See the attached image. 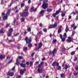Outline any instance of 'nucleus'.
<instances>
[{"label": "nucleus", "mask_w": 78, "mask_h": 78, "mask_svg": "<svg viewBox=\"0 0 78 78\" xmlns=\"http://www.w3.org/2000/svg\"><path fill=\"white\" fill-rule=\"evenodd\" d=\"M26 8L24 9V12L20 13V16L22 17H25L26 16H28V14H29V13H28V12L29 7L27 6L26 7Z\"/></svg>", "instance_id": "f257e3e1"}, {"label": "nucleus", "mask_w": 78, "mask_h": 78, "mask_svg": "<svg viewBox=\"0 0 78 78\" xmlns=\"http://www.w3.org/2000/svg\"><path fill=\"white\" fill-rule=\"evenodd\" d=\"M31 37H30V39H28L27 37H26L25 38V40L26 41V43L27 44H30L31 43Z\"/></svg>", "instance_id": "f03ea898"}, {"label": "nucleus", "mask_w": 78, "mask_h": 78, "mask_svg": "<svg viewBox=\"0 0 78 78\" xmlns=\"http://www.w3.org/2000/svg\"><path fill=\"white\" fill-rule=\"evenodd\" d=\"M42 7L43 9H46L48 7V4L47 3H44L42 5Z\"/></svg>", "instance_id": "7ed1b4c3"}, {"label": "nucleus", "mask_w": 78, "mask_h": 78, "mask_svg": "<svg viewBox=\"0 0 78 78\" xmlns=\"http://www.w3.org/2000/svg\"><path fill=\"white\" fill-rule=\"evenodd\" d=\"M73 41V40L72 39V38L70 37H68V39L67 40V42H71Z\"/></svg>", "instance_id": "20e7f679"}, {"label": "nucleus", "mask_w": 78, "mask_h": 78, "mask_svg": "<svg viewBox=\"0 0 78 78\" xmlns=\"http://www.w3.org/2000/svg\"><path fill=\"white\" fill-rule=\"evenodd\" d=\"M25 71H26V69H20V74L23 75Z\"/></svg>", "instance_id": "39448f33"}, {"label": "nucleus", "mask_w": 78, "mask_h": 78, "mask_svg": "<svg viewBox=\"0 0 78 78\" xmlns=\"http://www.w3.org/2000/svg\"><path fill=\"white\" fill-rule=\"evenodd\" d=\"M59 13V11H57L55 13H54L52 14V16L54 17H56V15H58Z\"/></svg>", "instance_id": "423d86ee"}, {"label": "nucleus", "mask_w": 78, "mask_h": 78, "mask_svg": "<svg viewBox=\"0 0 78 78\" xmlns=\"http://www.w3.org/2000/svg\"><path fill=\"white\" fill-rule=\"evenodd\" d=\"M44 12H45L44 10H43L42 11H41L39 13V14H40L41 16H44L43 14H44Z\"/></svg>", "instance_id": "0eeeda50"}, {"label": "nucleus", "mask_w": 78, "mask_h": 78, "mask_svg": "<svg viewBox=\"0 0 78 78\" xmlns=\"http://www.w3.org/2000/svg\"><path fill=\"white\" fill-rule=\"evenodd\" d=\"M38 73H43V71H42V69H40V68H38L37 69Z\"/></svg>", "instance_id": "6e6552de"}, {"label": "nucleus", "mask_w": 78, "mask_h": 78, "mask_svg": "<svg viewBox=\"0 0 78 78\" xmlns=\"http://www.w3.org/2000/svg\"><path fill=\"white\" fill-rule=\"evenodd\" d=\"M7 75H9V76H13L14 75V72H9Z\"/></svg>", "instance_id": "1a4fd4ad"}, {"label": "nucleus", "mask_w": 78, "mask_h": 78, "mask_svg": "<svg viewBox=\"0 0 78 78\" xmlns=\"http://www.w3.org/2000/svg\"><path fill=\"white\" fill-rule=\"evenodd\" d=\"M11 9H8L7 11V12L6 14V16H7L8 15H9L10 12H11Z\"/></svg>", "instance_id": "9d476101"}, {"label": "nucleus", "mask_w": 78, "mask_h": 78, "mask_svg": "<svg viewBox=\"0 0 78 78\" xmlns=\"http://www.w3.org/2000/svg\"><path fill=\"white\" fill-rule=\"evenodd\" d=\"M56 66H58V70H61V66H59V63L57 62L56 63Z\"/></svg>", "instance_id": "9b49d317"}, {"label": "nucleus", "mask_w": 78, "mask_h": 78, "mask_svg": "<svg viewBox=\"0 0 78 78\" xmlns=\"http://www.w3.org/2000/svg\"><path fill=\"white\" fill-rule=\"evenodd\" d=\"M53 25V28H55L57 27V25H58V24H57V22H56Z\"/></svg>", "instance_id": "f8f14e48"}, {"label": "nucleus", "mask_w": 78, "mask_h": 78, "mask_svg": "<svg viewBox=\"0 0 78 78\" xmlns=\"http://www.w3.org/2000/svg\"><path fill=\"white\" fill-rule=\"evenodd\" d=\"M20 66L21 67H23V68H25L26 67V65H25V64H23V63H22L20 64Z\"/></svg>", "instance_id": "ddd939ff"}, {"label": "nucleus", "mask_w": 78, "mask_h": 78, "mask_svg": "<svg viewBox=\"0 0 78 78\" xmlns=\"http://www.w3.org/2000/svg\"><path fill=\"white\" fill-rule=\"evenodd\" d=\"M56 48L54 49L52 51V53L53 54L52 56H54L55 55V53L56 52Z\"/></svg>", "instance_id": "4468645a"}, {"label": "nucleus", "mask_w": 78, "mask_h": 78, "mask_svg": "<svg viewBox=\"0 0 78 78\" xmlns=\"http://www.w3.org/2000/svg\"><path fill=\"white\" fill-rule=\"evenodd\" d=\"M7 17L8 15L6 16V14L5 16H4L3 17V20H6V19H7Z\"/></svg>", "instance_id": "2eb2a0df"}, {"label": "nucleus", "mask_w": 78, "mask_h": 78, "mask_svg": "<svg viewBox=\"0 0 78 78\" xmlns=\"http://www.w3.org/2000/svg\"><path fill=\"white\" fill-rule=\"evenodd\" d=\"M19 59H17L16 62V65H19Z\"/></svg>", "instance_id": "dca6fc26"}, {"label": "nucleus", "mask_w": 78, "mask_h": 78, "mask_svg": "<svg viewBox=\"0 0 78 78\" xmlns=\"http://www.w3.org/2000/svg\"><path fill=\"white\" fill-rule=\"evenodd\" d=\"M39 45V47L38 48H41L42 46V43H40Z\"/></svg>", "instance_id": "f3484780"}, {"label": "nucleus", "mask_w": 78, "mask_h": 78, "mask_svg": "<svg viewBox=\"0 0 78 78\" xmlns=\"http://www.w3.org/2000/svg\"><path fill=\"white\" fill-rule=\"evenodd\" d=\"M5 55H1L0 56V59H3L5 58Z\"/></svg>", "instance_id": "a211bd4d"}, {"label": "nucleus", "mask_w": 78, "mask_h": 78, "mask_svg": "<svg viewBox=\"0 0 78 78\" xmlns=\"http://www.w3.org/2000/svg\"><path fill=\"white\" fill-rule=\"evenodd\" d=\"M47 12H51L52 11V9H47Z\"/></svg>", "instance_id": "6ab92c4d"}, {"label": "nucleus", "mask_w": 78, "mask_h": 78, "mask_svg": "<svg viewBox=\"0 0 78 78\" xmlns=\"http://www.w3.org/2000/svg\"><path fill=\"white\" fill-rule=\"evenodd\" d=\"M56 61H55V62H53L52 64V66H56Z\"/></svg>", "instance_id": "aec40b11"}, {"label": "nucleus", "mask_w": 78, "mask_h": 78, "mask_svg": "<svg viewBox=\"0 0 78 78\" xmlns=\"http://www.w3.org/2000/svg\"><path fill=\"white\" fill-rule=\"evenodd\" d=\"M64 74L62 73L61 74L60 76L62 78L63 77H65V76H64Z\"/></svg>", "instance_id": "412c9836"}, {"label": "nucleus", "mask_w": 78, "mask_h": 78, "mask_svg": "<svg viewBox=\"0 0 78 78\" xmlns=\"http://www.w3.org/2000/svg\"><path fill=\"white\" fill-rule=\"evenodd\" d=\"M9 31L10 33H11L13 31V29L12 28H10L9 30Z\"/></svg>", "instance_id": "4be33fe9"}, {"label": "nucleus", "mask_w": 78, "mask_h": 78, "mask_svg": "<svg viewBox=\"0 0 78 78\" xmlns=\"http://www.w3.org/2000/svg\"><path fill=\"white\" fill-rule=\"evenodd\" d=\"M43 31H44V32H45V33H47V29L46 28H44L43 30Z\"/></svg>", "instance_id": "5701e85b"}, {"label": "nucleus", "mask_w": 78, "mask_h": 78, "mask_svg": "<svg viewBox=\"0 0 78 78\" xmlns=\"http://www.w3.org/2000/svg\"><path fill=\"white\" fill-rule=\"evenodd\" d=\"M58 34H59L60 33H61V29H58Z\"/></svg>", "instance_id": "b1692460"}, {"label": "nucleus", "mask_w": 78, "mask_h": 78, "mask_svg": "<svg viewBox=\"0 0 78 78\" xmlns=\"http://www.w3.org/2000/svg\"><path fill=\"white\" fill-rule=\"evenodd\" d=\"M8 36L9 37H11V33L9 32V33H8L7 34Z\"/></svg>", "instance_id": "393cba45"}, {"label": "nucleus", "mask_w": 78, "mask_h": 78, "mask_svg": "<svg viewBox=\"0 0 78 78\" xmlns=\"http://www.w3.org/2000/svg\"><path fill=\"white\" fill-rule=\"evenodd\" d=\"M68 31H69V27H68V26H66V32L67 33Z\"/></svg>", "instance_id": "a878e982"}, {"label": "nucleus", "mask_w": 78, "mask_h": 78, "mask_svg": "<svg viewBox=\"0 0 78 78\" xmlns=\"http://www.w3.org/2000/svg\"><path fill=\"white\" fill-rule=\"evenodd\" d=\"M3 29H2L0 31V33L1 34H2L3 33Z\"/></svg>", "instance_id": "bb28decb"}, {"label": "nucleus", "mask_w": 78, "mask_h": 78, "mask_svg": "<svg viewBox=\"0 0 78 78\" xmlns=\"http://www.w3.org/2000/svg\"><path fill=\"white\" fill-rule=\"evenodd\" d=\"M56 41H57L56 40V39H55L54 40H53L52 41L53 44H55L56 43Z\"/></svg>", "instance_id": "cd10ccee"}, {"label": "nucleus", "mask_w": 78, "mask_h": 78, "mask_svg": "<svg viewBox=\"0 0 78 78\" xmlns=\"http://www.w3.org/2000/svg\"><path fill=\"white\" fill-rule=\"evenodd\" d=\"M27 30L29 32H31V29L30 28H27Z\"/></svg>", "instance_id": "c85d7f7f"}, {"label": "nucleus", "mask_w": 78, "mask_h": 78, "mask_svg": "<svg viewBox=\"0 0 78 78\" xmlns=\"http://www.w3.org/2000/svg\"><path fill=\"white\" fill-rule=\"evenodd\" d=\"M61 39L62 41V42H64V41H66V38L65 37H64L63 38H61Z\"/></svg>", "instance_id": "c756f323"}, {"label": "nucleus", "mask_w": 78, "mask_h": 78, "mask_svg": "<svg viewBox=\"0 0 78 78\" xmlns=\"http://www.w3.org/2000/svg\"><path fill=\"white\" fill-rule=\"evenodd\" d=\"M28 46L30 48H31L32 47V44L31 43H29V45H28Z\"/></svg>", "instance_id": "7c9ffc66"}, {"label": "nucleus", "mask_w": 78, "mask_h": 78, "mask_svg": "<svg viewBox=\"0 0 78 78\" xmlns=\"http://www.w3.org/2000/svg\"><path fill=\"white\" fill-rule=\"evenodd\" d=\"M67 68H68V66L66 64L65 65V69L66 70H67Z\"/></svg>", "instance_id": "2f4dec72"}, {"label": "nucleus", "mask_w": 78, "mask_h": 78, "mask_svg": "<svg viewBox=\"0 0 78 78\" xmlns=\"http://www.w3.org/2000/svg\"><path fill=\"white\" fill-rule=\"evenodd\" d=\"M33 63L32 62H30V67H31V66H33Z\"/></svg>", "instance_id": "473e14b6"}, {"label": "nucleus", "mask_w": 78, "mask_h": 78, "mask_svg": "<svg viewBox=\"0 0 78 78\" xmlns=\"http://www.w3.org/2000/svg\"><path fill=\"white\" fill-rule=\"evenodd\" d=\"M27 50V47H24L23 49L24 51H26Z\"/></svg>", "instance_id": "72a5a7b5"}, {"label": "nucleus", "mask_w": 78, "mask_h": 78, "mask_svg": "<svg viewBox=\"0 0 78 78\" xmlns=\"http://www.w3.org/2000/svg\"><path fill=\"white\" fill-rule=\"evenodd\" d=\"M53 28V25H50L49 26V28L51 29L52 28Z\"/></svg>", "instance_id": "f704fd0d"}, {"label": "nucleus", "mask_w": 78, "mask_h": 78, "mask_svg": "<svg viewBox=\"0 0 78 78\" xmlns=\"http://www.w3.org/2000/svg\"><path fill=\"white\" fill-rule=\"evenodd\" d=\"M31 12L34 11V7H33L31 8Z\"/></svg>", "instance_id": "c9c22d12"}, {"label": "nucleus", "mask_w": 78, "mask_h": 78, "mask_svg": "<svg viewBox=\"0 0 78 78\" xmlns=\"http://www.w3.org/2000/svg\"><path fill=\"white\" fill-rule=\"evenodd\" d=\"M75 52L74 51L72 52L71 53V55H75Z\"/></svg>", "instance_id": "e433bc0d"}, {"label": "nucleus", "mask_w": 78, "mask_h": 78, "mask_svg": "<svg viewBox=\"0 0 78 78\" xmlns=\"http://www.w3.org/2000/svg\"><path fill=\"white\" fill-rule=\"evenodd\" d=\"M21 8H22V7H23V6H25V4L24 3L21 4Z\"/></svg>", "instance_id": "4c0bfd02"}, {"label": "nucleus", "mask_w": 78, "mask_h": 78, "mask_svg": "<svg viewBox=\"0 0 78 78\" xmlns=\"http://www.w3.org/2000/svg\"><path fill=\"white\" fill-rule=\"evenodd\" d=\"M61 16L62 17H64V16H65V13H62Z\"/></svg>", "instance_id": "58836bf2"}, {"label": "nucleus", "mask_w": 78, "mask_h": 78, "mask_svg": "<svg viewBox=\"0 0 78 78\" xmlns=\"http://www.w3.org/2000/svg\"><path fill=\"white\" fill-rule=\"evenodd\" d=\"M63 36L64 37H67V34H66V33H65L64 34Z\"/></svg>", "instance_id": "ea45409f"}, {"label": "nucleus", "mask_w": 78, "mask_h": 78, "mask_svg": "<svg viewBox=\"0 0 78 78\" xmlns=\"http://www.w3.org/2000/svg\"><path fill=\"white\" fill-rule=\"evenodd\" d=\"M75 69L76 70H77V71H78V66H76Z\"/></svg>", "instance_id": "a19ab883"}, {"label": "nucleus", "mask_w": 78, "mask_h": 78, "mask_svg": "<svg viewBox=\"0 0 78 78\" xmlns=\"http://www.w3.org/2000/svg\"><path fill=\"white\" fill-rule=\"evenodd\" d=\"M73 75H74L75 76H76V75H78V73H76V72H75L73 73Z\"/></svg>", "instance_id": "79ce46f5"}, {"label": "nucleus", "mask_w": 78, "mask_h": 78, "mask_svg": "<svg viewBox=\"0 0 78 78\" xmlns=\"http://www.w3.org/2000/svg\"><path fill=\"white\" fill-rule=\"evenodd\" d=\"M41 66H42V65H41L40 64H39L38 66V69H40V68L41 67Z\"/></svg>", "instance_id": "37998d69"}, {"label": "nucleus", "mask_w": 78, "mask_h": 78, "mask_svg": "<svg viewBox=\"0 0 78 78\" xmlns=\"http://www.w3.org/2000/svg\"><path fill=\"white\" fill-rule=\"evenodd\" d=\"M15 2V1H14V0H12V3H12V4L13 3H14Z\"/></svg>", "instance_id": "c03bdc74"}, {"label": "nucleus", "mask_w": 78, "mask_h": 78, "mask_svg": "<svg viewBox=\"0 0 78 78\" xmlns=\"http://www.w3.org/2000/svg\"><path fill=\"white\" fill-rule=\"evenodd\" d=\"M19 33H17L15 35H14V36H19Z\"/></svg>", "instance_id": "a18cd8bd"}, {"label": "nucleus", "mask_w": 78, "mask_h": 78, "mask_svg": "<svg viewBox=\"0 0 78 78\" xmlns=\"http://www.w3.org/2000/svg\"><path fill=\"white\" fill-rule=\"evenodd\" d=\"M59 19V17L58 16H57L55 19V20H58Z\"/></svg>", "instance_id": "49530a36"}, {"label": "nucleus", "mask_w": 78, "mask_h": 78, "mask_svg": "<svg viewBox=\"0 0 78 78\" xmlns=\"http://www.w3.org/2000/svg\"><path fill=\"white\" fill-rule=\"evenodd\" d=\"M12 62V60H11L8 62V64H10V63H11V62Z\"/></svg>", "instance_id": "de8ad7c7"}, {"label": "nucleus", "mask_w": 78, "mask_h": 78, "mask_svg": "<svg viewBox=\"0 0 78 78\" xmlns=\"http://www.w3.org/2000/svg\"><path fill=\"white\" fill-rule=\"evenodd\" d=\"M71 14H73V16L75 15V14H76V12H72Z\"/></svg>", "instance_id": "09e8293b"}, {"label": "nucleus", "mask_w": 78, "mask_h": 78, "mask_svg": "<svg viewBox=\"0 0 78 78\" xmlns=\"http://www.w3.org/2000/svg\"><path fill=\"white\" fill-rule=\"evenodd\" d=\"M25 20V19H24L23 18H21V21L22 22H24V20Z\"/></svg>", "instance_id": "8fccbe9b"}, {"label": "nucleus", "mask_w": 78, "mask_h": 78, "mask_svg": "<svg viewBox=\"0 0 78 78\" xmlns=\"http://www.w3.org/2000/svg\"><path fill=\"white\" fill-rule=\"evenodd\" d=\"M66 50V49L65 48H62V51H65Z\"/></svg>", "instance_id": "3c124183"}, {"label": "nucleus", "mask_w": 78, "mask_h": 78, "mask_svg": "<svg viewBox=\"0 0 78 78\" xmlns=\"http://www.w3.org/2000/svg\"><path fill=\"white\" fill-rule=\"evenodd\" d=\"M71 18H72V16H69L68 19H71Z\"/></svg>", "instance_id": "603ef678"}, {"label": "nucleus", "mask_w": 78, "mask_h": 78, "mask_svg": "<svg viewBox=\"0 0 78 78\" xmlns=\"http://www.w3.org/2000/svg\"><path fill=\"white\" fill-rule=\"evenodd\" d=\"M23 58V57L22 56H19L18 57V59H22Z\"/></svg>", "instance_id": "864d4df0"}, {"label": "nucleus", "mask_w": 78, "mask_h": 78, "mask_svg": "<svg viewBox=\"0 0 78 78\" xmlns=\"http://www.w3.org/2000/svg\"><path fill=\"white\" fill-rule=\"evenodd\" d=\"M77 57H76L74 59V61H76L77 60Z\"/></svg>", "instance_id": "5fc2aeb1"}, {"label": "nucleus", "mask_w": 78, "mask_h": 78, "mask_svg": "<svg viewBox=\"0 0 78 78\" xmlns=\"http://www.w3.org/2000/svg\"><path fill=\"white\" fill-rule=\"evenodd\" d=\"M60 37L61 39H62V36L61 34H60Z\"/></svg>", "instance_id": "6e6d98bb"}, {"label": "nucleus", "mask_w": 78, "mask_h": 78, "mask_svg": "<svg viewBox=\"0 0 78 78\" xmlns=\"http://www.w3.org/2000/svg\"><path fill=\"white\" fill-rule=\"evenodd\" d=\"M74 34H75V31H73L72 34V36H74Z\"/></svg>", "instance_id": "4d7b16f0"}, {"label": "nucleus", "mask_w": 78, "mask_h": 78, "mask_svg": "<svg viewBox=\"0 0 78 78\" xmlns=\"http://www.w3.org/2000/svg\"><path fill=\"white\" fill-rule=\"evenodd\" d=\"M48 2V0H45L43 1L44 3H46Z\"/></svg>", "instance_id": "13d9d810"}, {"label": "nucleus", "mask_w": 78, "mask_h": 78, "mask_svg": "<svg viewBox=\"0 0 78 78\" xmlns=\"http://www.w3.org/2000/svg\"><path fill=\"white\" fill-rule=\"evenodd\" d=\"M74 26H75V24H73L71 25V28H73V27H74Z\"/></svg>", "instance_id": "bf43d9fd"}, {"label": "nucleus", "mask_w": 78, "mask_h": 78, "mask_svg": "<svg viewBox=\"0 0 78 78\" xmlns=\"http://www.w3.org/2000/svg\"><path fill=\"white\" fill-rule=\"evenodd\" d=\"M39 34H42V31H40L39 32Z\"/></svg>", "instance_id": "052dcab7"}, {"label": "nucleus", "mask_w": 78, "mask_h": 78, "mask_svg": "<svg viewBox=\"0 0 78 78\" xmlns=\"http://www.w3.org/2000/svg\"><path fill=\"white\" fill-rule=\"evenodd\" d=\"M76 28H77V26L74 27H73V30H75V29H76Z\"/></svg>", "instance_id": "680f3d73"}, {"label": "nucleus", "mask_w": 78, "mask_h": 78, "mask_svg": "<svg viewBox=\"0 0 78 78\" xmlns=\"http://www.w3.org/2000/svg\"><path fill=\"white\" fill-rule=\"evenodd\" d=\"M9 25H10L9 24H7L6 25V28H7V27H9Z\"/></svg>", "instance_id": "e2e57ef3"}, {"label": "nucleus", "mask_w": 78, "mask_h": 78, "mask_svg": "<svg viewBox=\"0 0 78 78\" xmlns=\"http://www.w3.org/2000/svg\"><path fill=\"white\" fill-rule=\"evenodd\" d=\"M13 42V41L12 40L9 41V43H10V42Z\"/></svg>", "instance_id": "0e129e2a"}, {"label": "nucleus", "mask_w": 78, "mask_h": 78, "mask_svg": "<svg viewBox=\"0 0 78 78\" xmlns=\"http://www.w3.org/2000/svg\"><path fill=\"white\" fill-rule=\"evenodd\" d=\"M31 0H29L28 1V4H30V3H31Z\"/></svg>", "instance_id": "69168bd1"}, {"label": "nucleus", "mask_w": 78, "mask_h": 78, "mask_svg": "<svg viewBox=\"0 0 78 78\" xmlns=\"http://www.w3.org/2000/svg\"><path fill=\"white\" fill-rule=\"evenodd\" d=\"M29 62H27V63H26V65H27V66H28V65H29Z\"/></svg>", "instance_id": "338daca9"}, {"label": "nucleus", "mask_w": 78, "mask_h": 78, "mask_svg": "<svg viewBox=\"0 0 78 78\" xmlns=\"http://www.w3.org/2000/svg\"><path fill=\"white\" fill-rule=\"evenodd\" d=\"M62 26H59V29H60V30H61V28H62Z\"/></svg>", "instance_id": "774afa93"}]
</instances>
